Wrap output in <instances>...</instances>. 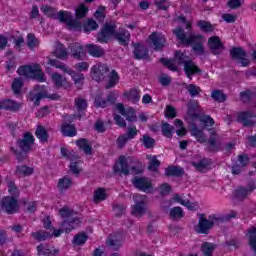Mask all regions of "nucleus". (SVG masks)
Returning <instances> with one entry per match:
<instances>
[{"label": "nucleus", "mask_w": 256, "mask_h": 256, "mask_svg": "<svg viewBox=\"0 0 256 256\" xmlns=\"http://www.w3.org/2000/svg\"><path fill=\"white\" fill-rule=\"evenodd\" d=\"M37 251L39 255H46V256H51V255H57L59 251L55 248H49L47 245H40L37 247Z\"/></svg>", "instance_id": "obj_34"}, {"label": "nucleus", "mask_w": 256, "mask_h": 256, "mask_svg": "<svg viewBox=\"0 0 256 256\" xmlns=\"http://www.w3.org/2000/svg\"><path fill=\"white\" fill-rule=\"evenodd\" d=\"M186 89H187L189 95H191V97H197V95H199V93H201V88H199V86H197L195 84L187 85Z\"/></svg>", "instance_id": "obj_57"}, {"label": "nucleus", "mask_w": 256, "mask_h": 256, "mask_svg": "<svg viewBox=\"0 0 256 256\" xmlns=\"http://www.w3.org/2000/svg\"><path fill=\"white\" fill-rule=\"evenodd\" d=\"M70 49L71 55L74 57V59H85V57H87V51L85 50V47L79 43L72 44Z\"/></svg>", "instance_id": "obj_23"}, {"label": "nucleus", "mask_w": 256, "mask_h": 256, "mask_svg": "<svg viewBox=\"0 0 256 256\" xmlns=\"http://www.w3.org/2000/svg\"><path fill=\"white\" fill-rule=\"evenodd\" d=\"M253 189H255V187H252V188H243V187H240L238 189H236L234 191V197L236 199H245V197H247L248 195L251 194V191H253Z\"/></svg>", "instance_id": "obj_35"}, {"label": "nucleus", "mask_w": 256, "mask_h": 256, "mask_svg": "<svg viewBox=\"0 0 256 256\" xmlns=\"http://www.w3.org/2000/svg\"><path fill=\"white\" fill-rule=\"evenodd\" d=\"M134 55L136 59H145L147 57V50L141 44H135Z\"/></svg>", "instance_id": "obj_43"}, {"label": "nucleus", "mask_w": 256, "mask_h": 256, "mask_svg": "<svg viewBox=\"0 0 256 256\" xmlns=\"http://www.w3.org/2000/svg\"><path fill=\"white\" fill-rule=\"evenodd\" d=\"M192 165L193 167H195L197 171H200L201 173H203L205 172V169L209 167V161L207 159H203V160H200L199 163L192 162Z\"/></svg>", "instance_id": "obj_51"}, {"label": "nucleus", "mask_w": 256, "mask_h": 256, "mask_svg": "<svg viewBox=\"0 0 256 256\" xmlns=\"http://www.w3.org/2000/svg\"><path fill=\"white\" fill-rule=\"evenodd\" d=\"M173 34L181 45H193L195 53L203 55V43H205V38L203 36L195 34L187 36L181 27L175 28L173 30Z\"/></svg>", "instance_id": "obj_4"}, {"label": "nucleus", "mask_w": 256, "mask_h": 256, "mask_svg": "<svg viewBox=\"0 0 256 256\" xmlns=\"http://www.w3.org/2000/svg\"><path fill=\"white\" fill-rule=\"evenodd\" d=\"M27 45L29 49H35L39 45V39H37L33 34H28Z\"/></svg>", "instance_id": "obj_56"}, {"label": "nucleus", "mask_w": 256, "mask_h": 256, "mask_svg": "<svg viewBox=\"0 0 256 256\" xmlns=\"http://www.w3.org/2000/svg\"><path fill=\"white\" fill-rule=\"evenodd\" d=\"M88 236L85 233H79L77 234L74 239H73V244L74 245H85L87 242Z\"/></svg>", "instance_id": "obj_54"}, {"label": "nucleus", "mask_w": 256, "mask_h": 256, "mask_svg": "<svg viewBox=\"0 0 256 256\" xmlns=\"http://www.w3.org/2000/svg\"><path fill=\"white\" fill-rule=\"evenodd\" d=\"M85 49L87 53L91 55V57H101L103 56V53H104L103 48L94 44H87L85 46Z\"/></svg>", "instance_id": "obj_32"}, {"label": "nucleus", "mask_w": 256, "mask_h": 256, "mask_svg": "<svg viewBox=\"0 0 256 256\" xmlns=\"http://www.w3.org/2000/svg\"><path fill=\"white\" fill-rule=\"evenodd\" d=\"M44 228L47 229V231H39L32 233V237L36 239L37 241H45V239H49V237H59L61 233H63V230H57L55 228H51V217L46 216L43 220Z\"/></svg>", "instance_id": "obj_11"}, {"label": "nucleus", "mask_w": 256, "mask_h": 256, "mask_svg": "<svg viewBox=\"0 0 256 256\" xmlns=\"http://www.w3.org/2000/svg\"><path fill=\"white\" fill-rule=\"evenodd\" d=\"M201 251L204 256H212L213 251H215V244L205 242L201 246Z\"/></svg>", "instance_id": "obj_47"}, {"label": "nucleus", "mask_w": 256, "mask_h": 256, "mask_svg": "<svg viewBox=\"0 0 256 256\" xmlns=\"http://www.w3.org/2000/svg\"><path fill=\"white\" fill-rule=\"evenodd\" d=\"M107 199V191L103 188H98L94 191L93 201L94 203H101Z\"/></svg>", "instance_id": "obj_37"}, {"label": "nucleus", "mask_w": 256, "mask_h": 256, "mask_svg": "<svg viewBox=\"0 0 256 256\" xmlns=\"http://www.w3.org/2000/svg\"><path fill=\"white\" fill-rule=\"evenodd\" d=\"M23 89V79L15 78L12 82V91L15 95H21Z\"/></svg>", "instance_id": "obj_46"}, {"label": "nucleus", "mask_w": 256, "mask_h": 256, "mask_svg": "<svg viewBox=\"0 0 256 256\" xmlns=\"http://www.w3.org/2000/svg\"><path fill=\"white\" fill-rule=\"evenodd\" d=\"M125 96L132 101V103H137L141 99V92L137 89H132L125 93Z\"/></svg>", "instance_id": "obj_45"}, {"label": "nucleus", "mask_w": 256, "mask_h": 256, "mask_svg": "<svg viewBox=\"0 0 256 256\" xmlns=\"http://www.w3.org/2000/svg\"><path fill=\"white\" fill-rule=\"evenodd\" d=\"M60 217L64 219L62 223V229L66 233H71L73 229H77V227H81V216L76 212H73L69 207L65 206L59 211Z\"/></svg>", "instance_id": "obj_6"}, {"label": "nucleus", "mask_w": 256, "mask_h": 256, "mask_svg": "<svg viewBox=\"0 0 256 256\" xmlns=\"http://www.w3.org/2000/svg\"><path fill=\"white\" fill-rule=\"evenodd\" d=\"M90 76L94 81H103L105 77H108L107 88L115 87L119 83V74L115 70H109V67L105 64L98 63L94 65L90 70Z\"/></svg>", "instance_id": "obj_3"}, {"label": "nucleus", "mask_w": 256, "mask_h": 256, "mask_svg": "<svg viewBox=\"0 0 256 256\" xmlns=\"http://www.w3.org/2000/svg\"><path fill=\"white\" fill-rule=\"evenodd\" d=\"M165 117L167 119H175L177 117V110L173 106H167L165 109Z\"/></svg>", "instance_id": "obj_60"}, {"label": "nucleus", "mask_w": 256, "mask_h": 256, "mask_svg": "<svg viewBox=\"0 0 256 256\" xmlns=\"http://www.w3.org/2000/svg\"><path fill=\"white\" fill-rule=\"evenodd\" d=\"M212 98H214L215 101L223 102L225 100V94L219 90H214L211 94Z\"/></svg>", "instance_id": "obj_64"}, {"label": "nucleus", "mask_w": 256, "mask_h": 256, "mask_svg": "<svg viewBox=\"0 0 256 256\" xmlns=\"http://www.w3.org/2000/svg\"><path fill=\"white\" fill-rule=\"evenodd\" d=\"M8 193L11 196H7L2 200L1 209L11 215L19 211V202L17 201V197H19V188L15 186V183H8Z\"/></svg>", "instance_id": "obj_8"}, {"label": "nucleus", "mask_w": 256, "mask_h": 256, "mask_svg": "<svg viewBox=\"0 0 256 256\" xmlns=\"http://www.w3.org/2000/svg\"><path fill=\"white\" fill-rule=\"evenodd\" d=\"M208 47L212 51H219L223 49V42L221 41V38H219V36H212L208 39Z\"/></svg>", "instance_id": "obj_30"}, {"label": "nucleus", "mask_w": 256, "mask_h": 256, "mask_svg": "<svg viewBox=\"0 0 256 256\" xmlns=\"http://www.w3.org/2000/svg\"><path fill=\"white\" fill-rule=\"evenodd\" d=\"M200 121L204 127H212V125H215V120L211 118V116L205 115L200 118Z\"/></svg>", "instance_id": "obj_62"}, {"label": "nucleus", "mask_w": 256, "mask_h": 256, "mask_svg": "<svg viewBox=\"0 0 256 256\" xmlns=\"http://www.w3.org/2000/svg\"><path fill=\"white\" fill-rule=\"evenodd\" d=\"M162 133L164 137H173V133H175V128L171 126L169 123H163Z\"/></svg>", "instance_id": "obj_53"}, {"label": "nucleus", "mask_w": 256, "mask_h": 256, "mask_svg": "<svg viewBox=\"0 0 256 256\" xmlns=\"http://www.w3.org/2000/svg\"><path fill=\"white\" fill-rule=\"evenodd\" d=\"M172 219H181L183 217V209L181 207H174L170 210Z\"/></svg>", "instance_id": "obj_59"}, {"label": "nucleus", "mask_w": 256, "mask_h": 256, "mask_svg": "<svg viewBox=\"0 0 256 256\" xmlns=\"http://www.w3.org/2000/svg\"><path fill=\"white\" fill-rule=\"evenodd\" d=\"M75 13H76V19H73V15L71 14L72 21L79 23L80 28L77 30L70 29V31H81V29H83V26L81 25V22H79V19H82V17H85L87 13H89V8L85 6V4H79L76 7Z\"/></svg>", "instance_id": "obj_21"}, {"label": "nucleus", "mask_w": 256, "mask_h": 256, "mask_svg": "<svg viewBox=\"0 0 256 256\" xmlns=\"http://www.w3.org/2000/svg\"><path fill=\"white\" fill-rule=\"evenodd\" d=\"M147 159L149 160L148 162L149 171H157L159 169V165H161V162L157 160V156L148 155Z\"/></svg>", "instance_id": "obj_42"}, {"label": "nucleus", "mask_w": 256, "mask_h": 256, "mask_svg": "<svg viewBox=\"0 0 256 256\" xmlns=\"http://www.w3.org/2000/svg\"><path fill=\"white\" fill-rule=\"evenodd\" d=\"M148 43L151 47L156 50L163 49L165 47L167 40L165 39V35L161 32H153L148 37Z\"/></svg>", "instance_id": "obj_16"}, {"label": "nucleus", "mask_w": 256, "mask_h": 256, "mask_svg": "<svg viewBox=\"0 0 256 256\" xmlns=\"http://www.w3.org/2000/svg\"><path fill=\"white\" fill-rule=\"evenodd\" d=\"M249 163V157L245 155H240L238 157V164L232 167V173L234 175H239L241 173V168L245 167Z\"/></svg>", "instance_id": "obj_29"}, {"label": "nucleus", "mask_w": 256, "mask_h": 256, "mask_svg": "<svg viewBox=\"0 0 256 256\" xmlns=\"http://www.w3.org/2000/svg\"><path fill=\"white\" fill-rule=\"evenodd\" d=\"M133 185L136 187V189H139L144 193H151V191H153L151 181H149L147 178H134Z\"/></svg>", "instance_id": "obj_20"}, {"label": "nucleus", "mask_w": 256, "mask_h": 256, "mask_svg": "<svg viewBox=\"0 0 256 256\" xmlns=\"http://www.w3.org/2000/svg\"><path fill=\"white\" fill-rule=\"evenodd\" d=\"M230 55L231 57H233V59H238L242 67H247V65H249V58H247V53H245V50H243V48H232L230 51Z\"/></svg>", "instance_id": "obj_19"}, {"label": "nucleus", "mask_w": 256, "mask_h": 256, "mask_svg": "<svg viewBox=\"0 0 256 256\" xmlns=\"http://www.w3.org/2000/svg\"><path fill=\"white\" fill-rule=\"evenodd\" d=\"M129 158L126 156H120L114 165V173L118 175H129V173H137L133 169H129Z\"/></svg>", "instance_id": "obj_15"}, {"label": "nucleus", "mask_w": 256, "mask_h": 256, "mask_svg": "<svg viewBox=\"0 0 256 256\" xmlns=\"http://www.w3.org/2000/svg\"><path fill=\"white\" fill-rule=\"evenodd\" d=\"M107 245L109 247H114V249H117V247H121V238L117 236H111L107 240Z\"/></svg>", "instance_id": "obj_58"}, {"label": "nucleus", "mask_w": 256, "mask_h": 256, "mask_svg": "<svg viewBox=\"0 0 256 256\" xmlns=\"http://www.w3.org/2000/svg\"><path fill=\"white\" fill-rule=\"evenodd\" d=\"M177 23L181 25V27H185L188 31H191V20L185 19L183 16H179L176 19Z\"/></svg>", "instance_id": "obj_61"}, {"label": "nucleus", "mask_w": 256, "mask_h": 256, "mask_svg": "<svg viewBox=\"0 0 256 256\" xmlns=\"http://www.w3.org/2000/svg\"><path fill=\"white\" fill-rule=\"evenodd\" d=\"M33 171V167L22 165L17 167L16 174L20 177H29V175H33Z\"/></svg>", "instance_id": "obj_40"}, {"label": "nucleus", "mask_w": 256, "mask_h": 256, "mask_svg": "<svg viewBox=\"0 0 256 256\" xmlns=\"http://www.w3.org/2000/svg\"><path fill=\"white\" fill-rule=\"evenodd\" d=\"M0 109H6L8 111H19V109H21V104L9 99L0 100Z\"/></svg>", "instance_id": "obj_28"}, {"label": "nucleus", "mask_w": 256, "mask_h": 256, "mask_svg": "<svg viewBox=\"0 0 256 256\" xmlns=\"http://www.w3.org/2000/svg\"><path fill=\"white\" fill-rule=\"evenodd\" d=\"M46 61H47V65H50V67H55V69H60V71H63V73H67V75H70L75 85L77 86L83 85V81H85V76L83 74H79L74 70H71L69 66L65 65L63 62L51 56H48L46 58Z\"/></svg>", "instance_id": "obj_9"}, {"label": "nucleus", "mask_w": 256, "mask_h": 256, "mask_svg": "<svg viewBox=\"0 0 256 256\" xmlns=\"http://www.w3.org/2000/svg\"><path fill=\"white\" fill-rule=\"evenodd\" d=\"M30 101H33L34 105H39L41 99H50L51 101H59L61 96L57 93L51 94L45 85H36L34 89L29 93Z\"/></svg>", "instance_id": "obj_10"}, {"label": "nucleus", "mask_w": 256, "mask_h": 256, "mask_svg": "<svg viewBox=\"0 0 256 256\" xmlns=\"http://www.w3.org/2000/svg\"><path fill=\"white\" fill-rule=\"evenodd\" d=\"M116 111L120 113V115H123L127 121H137V116H135V110H133V108L125 109L123 104H117Z\"/></svg>", "instance_id": "obj_22"}, {"label": "nucleus", "mask_w": 256, "mask_h": 256, "mask_svg": "<svg viewBox=\"0 0 256 256\" xmlns=\"http://www.w3.org/2000/svg\"><path fill=\"white\" fill-rule=\"evenodd\" d=\"M219 223H221V218L215 214L210 215L208 220L201 216L198 225L195 226V231L197 233H207L213 225H219Z\"/></svg>", "instance_id": "obj_13"}, {"label": "nucleus", "mask_w": 256, "mask_h": 256, "mask_svg": "<svg viewBox=\"0 0 256 256\" xmlns=\"http://www.w3.org/2000/svg\"><path fill=\"white\" fill-rule=\"evenodd\" d=\"M115 99H117V94L115 93H112L111 97H109L107 100H103V96L101 94H98L95 97V105L96 107H102V109H104V107H107L109 103H113Z\"/></svg>", "instance_id": "obj_25"}, {"label": "nucleus", "mask_w": 256, "mask_h": 256, "mask_svg": "<svg viewBox=\"0 0 256 256\" xmlns=\"http://www.w3.org/2000/svg\"><path fill=\"white\" fill-rule=\"evenodd\" d=\"M247 237L249 238L250 247L256 253V227H252L248 230Z\"/></svg>", "instance_id": "obj_44"}, {"label": "nucleus", "mask_w": 256, "mask_h": 256, "mask_svg": "<svg viewBox=\"0 0 256 256\" xmlns=\"http://www.w3.org/2000/svg\"><path fill=\"white\" fill-rule=\"evenodd\" d=\"M94 17L97 19V21H103L105 19V7L98 8L94 14Z\"/></svg>", "instance_id": "obj_63"}, {"label": "nucleus", "mask_w": 256, "mask_h": 256, "mask_svg": "<svg viewBox=\"0 0 256 256\" xmlns=\"http://www.w3.org/2000/svg\"><path fill=\"white\" fill-rule=\"evenodd\" d=\"M174 125L176 127V134L179 137H183L184 135H187V128L183 126V121L180 119H176L174 121Z\"/></svg>", "instance_id": "obj_48"}, {"label": "nucleus", "mask_w": 256, "mask_h": 256, "mask_svg": "<svg viewBox=\"0 0 256 256\" xmlns=\"http://www.w3.org/2000/svg\"><path fill=\"white\" fill-rule=\"evenodd\" d=\"M61 131L66 137H75L77 135V130L75 129V126L71 124H63L61 127Z\"/></svg>", "instance_id": "obj_38"}, {"label": "nucleus", "mask_w": 256, "mask_h": 256, "mask_svg": "<svg viewBox=\"0 0 256 256\" xmlns=\"http://www.w3.org/2000/svg\"><path fill=\"white\" fill-rule=\"evenodd\" d=\"M76 103V109L78 111L77 117L81 119L83 115H85V109H87V101L83 100L82 98H78L75 101Z\"/></svg>", "instance_id": "obj_39"}, {"label": "nucleus", "mask_w": 256, "mask_h": 256, "mask_svg": "<svg viewBox=\"0 0 256 256\" xmlns=\"http://www.w3.org/2000/svg\"><path fill=\"white\" fill-rule=\"evenodd\" d=\"M171 203H178L179 205H183L189 209V211H197V209H199V205L197 203L190 202L189 199H187V197H185L183 194H175L171 199Z\"/></svg>", "instance_id": "obj_18"}, {"label": "nucleus", "mask_w": 256, "mask_h": 256, "mask_svg": "<svg viewBox=\"0 0 256 256\" xmlns=\"http://www.w3.org/2000/svg\"><path fill=\"white\" fill-rule=\"evenodd\" d=\"M77 147H79V149H81L85 155H91V153H93V148L91 146V143H89V141H87L86 139H80L76 142Z\"/></svg>", "instance_id": "obj_33"}, {"label": "nucleus", "mask_w": 256, "mask_h": 256, "mask_svg": "<svg viewBox=\"0 0 256 256\" xmlns=\"http://www.w3.org/2000/svg\"><path fill=\"white\" fill-rule=\"evenodd\" d=\"M197 25L204 33H213L215 31V26L208 21L200 20Z\"/></svg>", "instance_id": "obj_41"}, {"label": "nucleus", "mask_w": 256, "mask_h": 256, "mask_svg": "<svg viewBox=\"0 0 256 256\" xmlns=\"http://www.w3.org/2000/svg\"><path fill=\"white\" fill-rule=\"evenodd\" d=\"M61 155L70 159V171H72L74 175H79V173H81L83 163L76 158L75 155L71 154L67 148H61Z\"/></svg>", "instance_id": "obj_14"}, {"label": "nucleus", "mask_w": 256, "mask_h": 256, "mask_svg": "<svg viewBox=\"0 0 256 256\" xmlns=\"http://www.w3.org/2000/svg\"><path fill=\"white\" fill-rule=\"evenodd\" d=\"M201 111V107L199 106V103L192 102L188 105V117L192 119V121H196V119H199V113Z\"/></svg>", "instance_id": "obj_31"}, {"label": "nucleus", "mask_w": 256, "mask_h": 256, "mask_svg": "<svg viewBox=\"0 0 256 256\" xmlns=\"http://www.w3.org/2000/svg\"><path fill=\"white\" fill-rule=\"evenodd\" d=\"M54 57L57 59H61L62 61H65L67 57H69V53H67V49H65V46L61 43H56L55 49L53 51Z\"/></svg>", "instance_id": "obj_26"}, {"label": "nucleus", "mask_w": 256, "mask_h": 256, "mask_svg": "<svg viewBox=\"0 0 256 256\" xmlns=\"http://www.w3.org/2000/svg\"><path fill=\"white\" fill-rule=\"evenodd\" d=\"M163 65L170 69V71H178L180 65H184V71L188 79H191L192 75H197L199 73V67L193 63V61H187V56L181 51H176L174 54V59L169 60L164 58L161 60Z\"/></svg>", "instance_id": "obj_1"}, {"label": "nucleus", "mask_w": 256, "mask_h": 256, "mask_svg": "<svg viewBox=\"0 0 256 256\" xmlns=\"http://www.w3.org/2000/svg\"><path fill=\"white\" fill-rule=\"evenodd\" d=\"M190 133L192 137H195V139L199 141V143H205V136L203 135V132L201 130L197 129V127H193L192 129H190Z\"/></svg>", "instance_id": "obj_52"}, {"label": "nucleus", "mask_w": 256, "mask_h": 256, "mask_svg": "<svg viewBox=\"0 0 256 256\" xmlns=\"http://www.w3.org/2000/svg\"><path fill=\"white\" fill-rule=\"evenodd\" d=\"M99 25H97V22L93 19H88L86 23L83 26V29L86 33H89L90 31H95Z\"/></svg>", "instance_id": "obj_55"}, {"label": "nucleus", "mask_w": 256, "mask_h": 256, "mask_svg": "<svg viewBox=\"0 0 256 256\" xmlns=\"http://www.w3.org/2000/svg\"><path fill=\"white\" fill-rule=\"evenodd\" d=\"M238 119L247 127L256 123V114L253 112H242L238 115Z\"/></svg>", "instance_id": "obj_24"}, {"label": "nucleus", "mask_w": 256, "mask_h": 256, "mask_svg": "<svg viewBox=\"0 0 256 256\" xmlns=\"http://www.w3.org/2000/svg\"><path fill=\"white\" fill-rule=\"evenodd\" d=\"M36 137L39 139L40 143H46L49 139V135L47 134V130L45 128L39 126L36 129Z\"/></svg>", "instance_id": "obj_49"}, {"label": "nucleus", "mask_w": 256, "mask_h": 256, "mask_svg": "<svg viewBox=\"0 0 256 256\" xmlns=\"http://www.w3.org/2000/svg\"><path fill=\"white\" fill-rule=\"evenodd\" d=\"M41 11L47 17H51L52 19H58V21H60V23H64L68 27V29H81V24L73 21L71 12L69 11L56 12L53 7L50 6H42Z\"/></svg>", "instance_id": "obj_5"}, {"label": "nucleus", "mask_w": 256, "mask_h": 256, "mask_svg": "<svg viewBox=\"0 0 256 256\" xmlns=\"http://www.w3.org/2000/svg\"><path fill=\"white\" fill-rule=\"evenodd\" d=\"M51 82L53 83L54 87L57 89H71V83L67 81L65 76L59 74V72H54L50 74Z\"/></svg>", "instance_id": "obj_17"}, {"label": "nucleus", "mask_w": 256, "mask_h": 256, "mask_svg": "<svg viewBox=\"0 0 256 256\" xmlns=\"http://www.w3.org/2000/svg\"><path fill=\"white\" fill-rule=\"evenodd\" d=\"M165 173L166 175H173L175 177H179L180 175H183V168L170 166L166 168Z\"/></svg>", "instance_id": "obj_50"}, {"label": "nucleus", "mask_w": 256, "mask_h": 256, "mask_svg": "<svg viewBox=\"0 0 256 256\" xmlns=\"http://www.w3.org/2000/svg\"><path fill=\"white\" fill-rule=\"evenodd\" d=\"M71 185H73L71 178L68 176H64L63 178H60L58 180L57 187H58L59 191H67V189H69V187H71Z\"/></svg>", "instance_id": "obj_36"}, {"label": "nucleus", "mask_w": 256, "mask_h": 256, "mask_svg": "<svg viewBox=\"0 0 256 256\" xmlns=\"http://www.w3.org/2000/svg\"><path fill=\"white\" fill-rule=\"evenodd\" d=\"M17 73L20 77H24L25 79H35L36 81H39V83L47 82L45 72H43V68L38 63L20 66Z\"/></svg>", "instance_id": "obj_7"}, {"label": "nucleus", "mask_w": 256, "mask_h": 256, "mask_svg": "<svg viewBox=\"0 0 256 256\" xmlns=\"http://www.w3.org/2000/svg\"><path fill=\"white\" fill-rule=\"evenodd\" d=\"M111 39H117L120 45H129L131 34L123 28L116 33L114 24H106L98 35V41L99 43H107Z\"/></svg>", "instance_id": "obj_2"}, {"label": "nucleus", "mask_w": 256, "mask_h": 256, "mask_svg": "<svg viewBox=\"0 0 256 256\" xmlns=\"http://www.w3.org/2000/svg\"><path fill=\"white\" fill-rule=\"evenodd\" d=\"M33 141L35 139L33 138V134L27 132L24 134V139L20 141L19 145L22 149V151H29L31 149V145H33Z\"/></svg>", "instance_id": "obj_27"}, {"label": "nucleus", "mask_w": 256, "mask_h": 256, "mask_svg": "<svg viewBox=\"0 0 256 256\" xmlns=\"http://www.w3.org/2000/svg\"><path fill=\"white\" fill-rule=\"evenodd\" d=\"M134 205L131 207V213L134 217H143L147 211L148 199L145 195L136 194L133 196Z\"/></svg>", "instance_id": "obj_12"}]
</instances>
